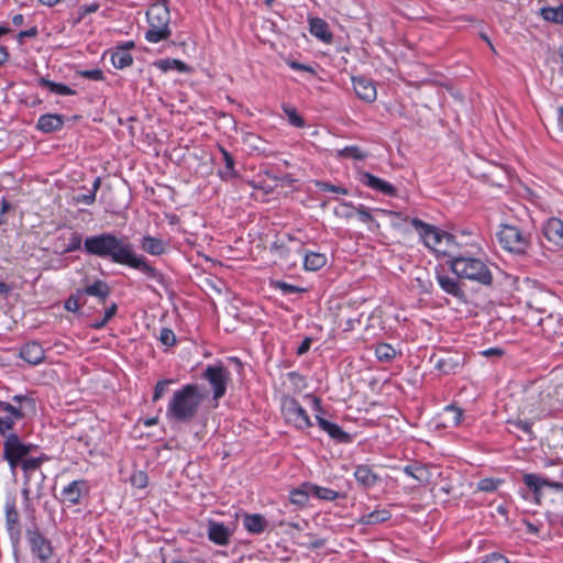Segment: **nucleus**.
Wrapping results in <instances>:
<instances>
[{
    "label": "nucleus",
    "instance_id": "nucleus-9",
    "mask_svg": "<svg viewBox=\"0 0 563 563\" xmlns=\"http://www.w3.org/2000/svg\"><path fill=\"white\" fill-rule=\"evenodd\" d=\"M25 537L32 555L41 563H47L54 554L52 541L41 532L36 523L25 530Z\"/></svg>",
    "mask_w": 563,
    "mask_h": 563
},
{
    "label": "nucleus",
    "instance_id": "nucleus-64",
    "mask_svg": "<svg viewBox=\"0 0 563 563\" xmlns=\"http://www.w3.org/2000/svg\"><path fill=\"white\" fill-rule=\"evenodd\" d=\"M324 544H325V540H324V539L319 538V539H314V540H313V541L308 545V548H309V549H312V550H316V549H320V548L324 547Z\"/></svg>",
    "mask_w": 563,
    "mask_h": 563
},
{
    "label": "nucleus",
    "instance_id": "nucleus-45",
    "mask_svg": "<svg viewBox=\"0 0 563 563\" xmlns=\"http://www.w3.org/2000/svg\"><path fill=\"white\" fill-rule=\"evenodd\" d=\"M82 238L77 232H71L67 238V243L64 245V252H74L81 247Z\"/></svg>",
    "mask_w": 563,
    "mask_h": 563
},
{
    "label": "nucleus",
    "instance_id": "nucleus-63",
    "mask_svg": "<svg viewBox=\"0 0 563 563\" xmlns=\"http://www.w3.org/2000/svg\"><path fill=\"white\" fill-rule=\"evenodd\" d=\"M481 354L486 357H490V356L500 357L501 355H504V351L498 347H492V349H487V350L481 352Z\"/></svg>",
    "mask_w": 563,
    "mask_h": 563
},
{
    "label": "nucleus",
    "instance_id": "nucleus-11",
    "mask_svg": "<svg viewBox=\"0 0 563 563\" xmlns=\"http://www.w3.org/2000/svg\"><path fill=\"white\" fill-rule=\"evenodd\" d=\"M498 240L503 249L515 254H525L529 247L528 236L515 225H503Z\"/></svg>",
    "mask_w": 563,
    "mask_h": 563
},
{
    "label": "nucleus",
    "instance_id": "nucleus-49",
    "mask_svg": "<svg viewBox=\"0 0 563 563\" xmlns=\"http://www.w3.org/2000/svg\"><path fill=\"white\" fill-rule=\"evenodd\" d=\"M283 295H291L308 291V288L298 287L295 284H273Z\"/></svg>",
    "mask_w": 563,
    "mask_h": 563
},
{
    "label": "nucleus",
    "instance_id": "nucleus-22",
    "mask_svg": "<svg viewBox=\"0 0 563 563\" xmlns=\"http://www.w3.org/2000/svg\"><path fill=\"white\" fill-rule=\"evenodd\" d=\"M543 234L548 241L563 247V222L560 219H549L543 227Z\"/></svg>",
    "mask_w": 563,
    "mask_h": 563
},
{
    "label": "nucleus",
    "instance_id": "nucleus-13",
    "mask_svg": "<svg viewBox=\"0 0 563 563\" xmlns=\"http://www.w3.org/2000/svg\"><path fill=\"white\" fill-rule=\"evenodd\" d=\"M5 509V528L14 550L20 547L22 529L20 523V515L16 510L15 500L9 499L4 506Z\"/></svg>",
    "mask_w": 563,
    "mask_h": 563
},
{
    "label": "nucleus",
    "instance_id": "nucleus-47",
    "mask_svg": "<svg viewBox=\"0 0 563 563\" xmlns=\"http://www.w3.org/2000/svg\"><path fill=\"white\" fill-rule=\"evenodd\" d=\"M355 209V212L358 217V220L361 222H364V223H367V222H371L372 224H374L376 228L379 227L378 222L375 221L369 212V209L364 206V205H358L357 207H354Z\"/></svg>",
    "mask_w": 563,
    "mask_h": 563
},
{
    "label": "nucleus",
    "instance_id": "nucleus-14",
    "mask_svg": "<svg viewBox=\"0 0 563 563\" xmlns=\"http://www.w3.org/2000/svg\"><path fill=\"white\" fill-rule=\"evenodd\" d=\"M21 408L0 400V434L7 437L13 430L15 421L23 419Z\"/></svg>",
    "mask_w": 563,
    "mask_h": 563
},
{
    "label": "nucleus",
    "instance_id": "nucleus-57",
    "mask_svg": "<svg viewBox=\"0 0 563 563\" xmlns=\"http://www.w3.org/2000/svg\"><path fill=\"white\" fill-rule=\"evenodd\" d=\"M38 31L35 26L29 29V30H25V31H21L16 34V40L20 44H22L24 42V38L26 37H30V38H33L37 35Z\"/></svg>",
    "mask_w": 563,
    "mask_h": 563
},
{
    "label": "nucleus",
    "instance_id": "nucleus-60",
    "mask_svg": "<svg viewBox=\"0 0 563 563\" xmlns=\"http://www.w3.org/2000/svg\"><path fill=\"white\" fill-rule=\"evenodd\" d=\"M75 200L77 202H81V203H85V205L89 206V205H92L96 201V197H95L93 192L80 194V195L75 197Z\"/></svg>",
    "mask_w": 563,
    "mask_h": 563
},
{
    "label": "nucleus",
    "instance_id": "nucleus-2",
    "mask_svg": "<svg viewBox=\"0 0 563 563\" xmlns=\"http://www.w3.org/2000/svg\"><path fill=\"white\" fill-rule=\"evenodd\" d=\"M205 394L200 391L197 384H186L173 393L169 399L166 418L173 423L192 422L205 399Z\"/></svg>",
    "mask_w": 563,
    "mask_h": 563
},
{
    "label": "nucleus",
    "instance_id": "nucleus-32",
    "mask_svg": "<svg viewBox=\"0 0 563 563\" xmlns=\"http://www.w3.org/2000/svg\"><path fill=\"white\" fill-rule=\"evenodd\" d=\"M154 66L161 69L162 71H168L172 69H176L179 73H189L190 67L179 59L165 58L159 59L154 63Z\"/></svg>",
    "mask_w": 563,
    "mask_h": 563
},
{
    "label": "nucleus",
    "instance_id": "nucleus-7",
    "mask_svg": "<svg viewBox=\"0 0 563 563\" xmlns=\"http://www.w3.org/2000/svg\"><path fill=\"white\" fill-rule=\"evenodd\" d=\"M201 377L209 383L213 394L212 399L216 401L213 407H218V401L225 395L231 379L229 369L221 363L208 365L202 372Z\"/></svg>",
    "mask_w": 563,
    "mask_h": 563
},
{
    "label": "nucleus",
    "instance_id": "nucleus-50",
    "mask_svg": "<svg viewBox=\"0 0 563 563\" xmlns=\"http://www.w3.org/2000/svg\"><path fill=\"white\" fill-rule=\"evenodd\" d=\"M172 383V379H162L156 383L152 398L154 402L159 400L164 396V394L167 391L168 385Z\"/></svg>",
    "mask_w": 563,
    "mask_h": 563
},
{
    "label": "nucleus",
    "instance_id": "nucleus-10",
    "mask_svg": "<svg viewBox=\"0 0 563 563\" xmlns=\"http://www.w3.org/2000/svg\"><path fill=\"white\" fill-rule=\"evenodd\" d=\"M282 412L286 422L292 424L297 430L303 431L313 426L305 408L294 397L283 398Z\"/></svg>",
    "mask_w": 563,
    "mask_h": 563
},
{
    "label": "nucleus",
    "instance_id": "nucleus-24",
    "mask_svg": "<svg viewBox=\"0 0 563 563\" xmlns=\"http://www.w3.org/2000/svg\"><path fill=\"white\" fill-rule=\"evenodd\" d=\"M354 477L364 488H372L379 482V476L368 465H358L355 468Z\"/></svg>",
    "mask_w": 563,
    "mask_h": 563
},
{
    "label": "nucleus",
    "instance_id": "nucleus-61",
    "mask_svg": "<svg viewBox=\"0 0 563 563\" xmlns=\"http://www.w3.org/2000/svg\"><path fill=\"white\" fill-rule=\"evenodd\" d=\"M514 424L525 433L532 435V423L527 420H517Z\"/></svg>",
    "mask_w": 563,
    "mask_h": 563
},
{
    "label": "nucleus",
    "instance_id": "nucleus-15",
    "mask_svg": "<svg viewBox=\"0 0 563 563\" xmlns=\"http://www.w3.org/2000/svg\"><path fill=\"white\" fill-rule=\"evenodd\" d=\"M358 180L366 187L382 192L389 197H396L397 196V189L395 186H393L390 183L368 173V172H360L358 173Z\"/></svg>",
    "mask_w": 563,
    "mask_h": 563
},
{
    "label": "nucleus",
    "instance_id": "nucleus-48",
    "mask_svg": "<svg viewBox=\"0 0 563 563\" xmlns=\"http://www.w3.org/2000/svg\"><path fill=\"white\" fill-rule=\"evenodd\" d=\"M130 482L133 487L136 488H145L147 486L148 477L147 474L143 471H135L131 477Z\"/></svg>",
    "mask_w": 563,
    "mask_h": 563
},
{
    "label": "nucleus",
    "instance_id": "nucleus-6",
    "mask_svg": "<svg viewBox=\"0 0 563 563\" xmlns=\"http://www.w3.org/2000/svg\"><path fill=\"white\" fill-rule=\"evenodd\" d=\"M429 362L442 375H456L466 363V354L461 351L440 350L430 356Z\"/></svg>",
    "mask_w": 563,
    "mask_h": 563
},
{
    "label": "nucleus",
    "instance_id": "nucleus-20",
    "mask_svg": "<svg viewBox=\"0 0 563 563\" xmlns=\"http://www.w3.org/2000/svg\"><path fill=\"white\" fill-rule=\"evenodd\" d=\"M19 356L30 365H38L45 360V351L38 342L31 341L20 347Z\"/></svg>",
    "mask_w": 563,
    "mask_h": 563
},
{
    "label": "nucleus",
    "instance_id": "nucleus-17",
    "mask_svg": "<svg viewBox=\"0 0 563 563\" xmlns=\"http://www.w3.org/2000/svg\"><path fill=\"white\" fill-rule=\"evenodd\" d=\"M140 247L152 256H162L169 251L170 244L165 239L145 234L140 239Z\"/></svg>",
    "mask_w": 563,
    "mask_h": 563
},
{
    "label": "nucleus",
    "instance_id": "nucleus-33",
    "mask_svg": "<svg viewBox=\"0 0 563 563\" xmlns=\"http://www.w3.org/2000/svg\"><path fill=\"white\" fill-rule=\"evenodd\" d=\"M220 153L222 154V158L225 165V168L219 172L220 177L224 180L236 177L238 173L234 167L235 162L233 156L224 147H220Z\"/></svg>",
    "mask_w": 563,
    "mask_h": 563
},
{
    "label": "nucleus",
    "instance_id": "nucleus-26",
    "mask_svg": "<svg viewBox=\"0 0 563 563\" xmlns=\"http://www.w3.org/2000/svg\"><path fill=\"white\" fill-rule=\"evenodd\" d=\"M309 31L313 36L325 43L332 40V33L329 31L328 23L320 18L309 19Z\"/></svg>",
    "mask_w": 563,
    "mask_h": 563
},
{
    "label": "nucleus",
    "instance_id": "nucleus-1",
    "mask_svg": "<svg viewBox=\"0 0 563 563\" xmlns=\"http://www.w3.org/2000/svg\"><path fill=\"white\" fill-rule=\"evenodd\" d=\"M84 250L87 254L112 263L125 265L153 276L154 268L143 255H139L128 236L104 232L86 238Z\"/></svg>",
    "mask_w": 563,
    "mask_h": 563
},
{
    "label": "nucleus",
    "instance_id": "nucleus-4",
    "mask_svg": "<svg viewBox=\"0 0 563 563\" xmlns=\"http://www.w3.org/2000/svg\"><path fill=\"white\" fill-rule=\"evenodd\" d=\"M148 30L145 32V40L150 43H159L172 36L170 12L166 4L155 3L146 12Z\"/></svg>",
    "mask_w": 563,
    "mask_h": 563
},
{
    "label": "nucleus",
    "instance_id": "nucleus-62",
    "mask_svg": "<svg viewBox=\"0 0 563 563\" xmlns=\"http://www.w3.org/2000/svg\"><path fill=\"white\" fill-rule=\"evenodd\" d=\"M311 338H305L302 340V342L300 343V345L297 347V354L298 355H303L305 353H307L310 349V345H311Z\"/></svg>",
    "mask_w": 563,
    "mask_h": 563
},
{
    "label": "nucleus",
    "instance_id": "nucleus-12",
    "mask_svg": "<svg viewBox=\"0 0 563 563\" xmlns=\"http://www.w3.org/2000/svg\"><path fill=\"white\" fill-rule=\"evenodd\" d=\"M110 294L108 284H89L84 289H78L65 301V309L70 312L79 311L80 307L86 303V295L97 297L101 303H106V300Z\"/></svg>",
    "mask_w": 563,
    "mask_h": 563
},
{
    "label": "nucleus",
    "instance_id": "nucleus-43",
    "mask_svg": "<svg viewBox=\"0 0 563 563\" xmlns=\"http://www.w3.org/2000/svg\"><path fill=\"white\" fill-rule=\"evenodd\" d=\"M118 311V305L115 302H111L109 307L104 310V316H102V319L97 320L91 324L92 329L100 330L115 316Z\"/></svg>",
    "mask_w": 563,
    "mask_h": 563
},
{
    "label": "nucleus",
    "instance_id": "nucleus-58",
    "mask_svg": "<svg viewBox=\"0 0 563 563\" xmlns=\"http://www.w3.org/2000/svg\"><path fill=\"white\" fill-rule=\"evenodd\" d=\"M287 65L294 70L308 71L310 74H314V69L311 66L298 63L296 60H288Z\"/></svg>",
    "mask_w": 563,
    "mask_h": 563
},
{
    "label": "nucleus",
    "instance_id": "nucleus-42",
    "mask_svg": "<svg viewBox=\"0 0 563 563\" xmlns=\"http://www.w3.org/2000/svg\"><path fill=\"white\" fill-rule=\"evenodd\" d=\"M375 355L382 362H389L396 356V350L387 343H379L375 349Z\"/></svg>",
    "mask_w": 563,
    "mask_h": 563
},
{
    "label": "nucleus",
    "instance_id": "nucleus-44",
    "mask_svg": "<svg viewBox=\"0 0 563 563\" xmlns=\"http://www.w3.org/2000/svg\"><path fill=\"white\" fill-rule=\"evenodd\" d=\"M47 457L45 455H42L40 457H31V459H24L20 464L22 466V470L27 474L33 471H37L43 461H46Z\"/></svg>",
    "mask_w": 563,
    "mask_h": 563
},
{
    "label": "nucleus",
    "instance_id": "nucleus-30",
    "mask_svg": "<svg viewBox=\"0 0 563 563\" xmlns=\"http://www.w3.org/2000/svg\"><path fill=\"white\" fill-rule=\"evenodd\" d=\"M462 418L463 410L453 405L446 406L442 413L444 427H456L461 423Z\"/></svg>",
    "mask_w": 563,
    "mask_h": 563
},
{
    "label": "nucleus",
    "instance_id": "nucleus-56",
    "mask_svg": "<svg viewBox=\"0 0 563 563\" xmlns=\"http://www.w3.org/2000/svg\"><path fill=\"white\" fill-rule=\"evenodd\" d=\"M306 398L311 402L314 416L316 415L322 416L324 410L322 408L321 400L313 395H306Z\"/></svg>",
    "mask_w": 563,
    "mask_h": 563
},
{
    "label": "nucleus",
    "instance_id": "nucleus-52",
    "mask_svg": "<svg viewBox=\"0 0 563 563\" xmlns=\"http://www.w3.org/2000/svg\"><path fill=\"white\" fill-rule=\"evenodd\" d=\"M500 481H496L494 478H483L478 482L477 488L482 492H494L497 489Z\"/></svg>",
    "mask_w": 563,
    "mask_h": 563
},
{
    "label": "nucleus",
    "instance_id": "nucleus-54",
    "mask_svg": "<svg viewBox=\"0 0 563 563\" xmlns=\"http://www.w3.org/2000/svg\"><path fill=\"white\" fill-rule=\"evenodd\" d=\"M477 563H509V561L501 553L493 552L482 558Z\"/></svg>",
    "mask_w": 563,
    "mask_h": 563
},
{
    "label": "nucleus",
    "instance_id": "nucleus-28",
    "mask_svg": "<svg viewBox=\"0 0 563 563\" xmlns=\"http://www.w3.org/2000/svg\"><path fill=\"white\" fill-rule=\"evenodd\" d=\"M404 473L411 476L420 484H428L431 479L429 467L421 463H413L404 467Z\"/></svg>",
    "mask_w": 563,
    "mask_h": 563
},
{
    "label": "nucleus",
    "instance_id": "nucleus-16",
    "mask_svg": "<svg viewBox=\"0 0 563 563\" xmlns=\"http://www.w3.org/2000/svg\"><path fill=\"white\" fill-rule=\"evenodd\" d=\"M208 539L214 544L225 547L230 543L233 530L223 522L209 520L207 526Z\"/></svg>",
    "mask_w": 563,
    "mask_h": 563
},
{
    "label": "nucleus",
    "instance_id": "nucleus-21",
    "mask_svg": "<svg viewBox=\"0 0 563 563\" xmlns=\"http://www.w3.org/2000/svg\"><path fill=\"white\" fill-rule=\"evenodd\" d=\"M65 120L62 114L45 113L40 115L35 128L42 133H54L60 131L64 126Z\"/></svg>",
    "mask_w": 563,
    "mask_h": 563
},
{
    "label": "nucleus",
    "instance_id": "nucleus-38",
    "mask_svg": "<svg viewBox=\"0 0 563 563\" xmlns=\"http://www.w3.org/2000/svg\"><path fill=\"white\" fill-rule=\"evenodd\" d=\"M440 286L445 294L451 295L457 302H468V298L461 287L462 284H440Z\"/></svg>",
    "mask_w": 563,
    "mask_h": 563
},
{
    "label": "nucleus",
    "instance_id": "nucleus-53",
    "mask_svg": "<svg viewBox=\"0 0 563 563\" xmlns=\"http://www.w3.org/2000/svg\"><path fill=\"white\" fill-rule=\"evenodd\" d=\"M159 341L166 346H173L176 343V335L170 329L163 328L159 333Z\"/></svg>",
    "mask_w": 563,
    "mask_h": 563
},
{
    "label": "nucleus",
    "instance_id": "nucleus-27",
    "mask_svg": "<svg viewBox=\"0 0 563 563\" xmlns=\"http://www.w3.org/2000/svg\"><path fill=\"white\" fill-rule=\"evenodd\" d=\"M327 256L323 253L306 251L303 253V268L308 272H317L327 264Z\"/></svg>",
    "mask_w": 563,
    "mask_h": 563
},
{
    "label": "nucleus",
    "instance_id": "nucleus-19",
    "mask_svg": "<svg viewBox=\"0 0 563 563\" xmlns=\"http://www.w3.org/2000/svg\"><path fill=\"white\" fill-rule=\"evenodd\" d=\"M316 421L319 428L328 433V435L338 443H350L352 437L342 430L340 426L333 423L320 415H316Z\"/></svg>",
    "mask_w": 563,
    "mask_h": 563
},
{
    "label": "nucleus",
    "instance_id": "nucleus-25",
    "mask_svg": "<svg viewBox=\"0 0 563 563\" xmlns=\"http://www.w3.org/2000/svg\"><path fill=\"white\" fill-rule=\"evenodd\" d=\"M243 526L249 533L261 534L267 527V521L260 514H245L243 516Z\"/></svg>",
    "mask_w": 563,
    "mask_h": 563
},
{
    "label": "nucleus",
    "instance_id": "nucleus-8",
    "mask_svg": "<svg viewBox=\"0 0 563 563\" xmlns=\"http://www.w3.org/2000/svg\"><path fill=\"white\" fill-rule=\"evenodd\" d=\"M4 438L3 459L8 462L11 471L14 472L18 465L33 451L35 445L23 443L14 432L9 433Z\"/></svg>",
    "mask_w": 563,
    "mask_h": 563
},
{
    "label": "nucleus",
    "instance_id": "nucleus-23",
    "mask_svg": "<svg viewBox=\"0 0 563 563\" xmlns=\"http://www.w3.org/2000/svg\"><path fill=\"white\" fill-rule=\"evenodd\" d=\"M87 488L85 481H73L62 490L63 500L74 506L79 504L82 489Z\"/></svg>",
    "mask_w": 563,
    "mask_h": 563
},
{
    "label": "nucleus",
    "instance_id": "nucleus-36",
    "mask_svg": "<svg viewBox=\"0 0 563 563\" xmlns=\"http://www.w3.org/2000/svg\"><path fill=\"white\" fill-rule=\"evenodd\" d=\"M12 401L18 404V406H15L16 408L22 409L23 417H25L27 413L35 412L36 405L33 397L27 395H15L12 397Z\"/></svg>",
    "mask_w": 563,
    "mask_h": 563
},
{
    "label": "nucleus",
    "instance_id": "nucleus-40",
    "mask_svg": "<svg viewBox=\"0 0 563 563\" xmlns=\"http://www.w3.org/2000/svg\"><path fill=\"white\" fill-rule=\"evenodd\" d=\"M282 109H283L284 113L286 114L290 125H292L295 128H303L305 126V120L297 112L295 107L284 103L282 106Z\"/></svg>",
    "mask_w": 563,
    "mask_h": 563
},
{
    "label": "nucleus",
    "instance_id": "nucleus-41",
    "mask_svg": "<svg viewBox=\"0 0 563 563\" xmlns=\"http://www.w3.org/2000/svg\"><path fill=\"white\" fill-rule=\"evenodd\" d=\"M42 85L47 87L51 92L59 96H74L76 93L69 86L62 82L43 79Z\"/></svg>",
    "mask_w": 563,
    "mask_h": 563
},
{
    "label": "nucleus",
    "instance_id": "nucleus-51",
    "mask_svg": "<svg viewBox=\"0 0 563 563\" xmlns=\"http://www.w3.org/2000/svg\"><path fill=\"white\" fill-rule=\"evenodd\" d=\"M317 187L321 191L334 192V194H339V195H347V192H349L347 189L344 187L335 186V185L324 183V181L317 183Z\"/></svg>",
    "mask_w": 563,
    "mask_h": 563
},
{
    "label": "nucleus",
    "instance_id": "nucleus-55",
    "mask_svg": "<svg viewBox=\"0 0 563 563\" xmlns=\"http://www.w3.org/2000/svg\"><path fill=\"white\" fill-rule=\"evenodd\" d=\"M79 75L86 79L93 80V81H100V80H103V78H104L103 71L99 68L82 70L79 73Z\"/></svg>",
    "mask_w": 563,
    "mask_h": 563
},
{
    "label": "nucleus",
    "instance_id": "nucleus-37",
    "mask_svg": "<svg viewBox=\"0 0 563 563\" xmlns=\"http://www.w3.org/2000/svg\"><path fill=\"white\" fill-rule=\"evenodd\" d=\"M338 158H353L357 161H364L367 157V154L363 152L356 145H349L341 150L336 151Z\"/></svg>",
    "mask_w": 563,
    "mask_h": 563
},
{
    "label": "nucleus",
    "instance_id": "nucleus-5",
    "mask_svg": "<svg viewBox=\"0 0 563 563\" xmlns=\"http://www.w3.org/2000/svg\"><path fill=\"white\" fill-rule=\"evenodd\" d=\"M450 267L459 277L473 282H492L493 275L488 266L481 260L473 257H454Z\"/></svg>",
    "mask_w": 563,
    "mask_h": 563
},
{
    "label": "nucleus",
    "instance_id": "nucleus-39",
    "mask_svg": "<svg viewBox=\"0 0 563 563\" xmlns=\"http://www.w3.org/2000/svg\"><path fill=\"white\" fill-rule=\"evenodd\" d=\"M523 483L529 487L536 495H538L545 484H549V479L542 478L537 474H526L523 476Z\"/></svg>",
    "mask_w": 563,
    "mask_h": 563
},
{
    "label": "nucleus",
    "instance_id": "nucleus-59",
    "mask_svg": "<svg viewBox=\"0 0 563 563\" xmlns=\"http://www.w3.org/2000/svg\"><path fill=\"white\" fill-rule=\"evenodd\" d=\"M99 8H100L99 3L92 2V3L80 5L79 12H80V15L84 16V15L97 12L99 10Z\"/></svg>",
    "mask_w": 563,
    "mask_h": 563
},
{
    "label": "nucleus",
    "instance_id": "nucleus-18",
    "mask_svg": "<svg viewBox=\"0 0 563 563\" xmlns=\"http://www.w3.org/2000/svg\"><path fill=\"white\" fill-rule=\"evenodd\" d=\"M353 88L356 96L365 102H374L377 97L375 84L363 76L352 77Z\"/></svg>",
    "mask_w": 563,
    "mask_h": 563
},
{
    "label": "nucleus",
    "instance_id": "nucleus-35",
    "mask_svg": "<svg viewBox=\"0 0 563 563\" xmlns=\"http://www.w3.org/2000/svg\"><path fill=\"white\" fill-rule=\"evenodd\" d=\"M543 20L556 24H563V5L556 8L545 7L540 10Z\"/></svg>",
    "mask_w": 563,
    "mask_h": 563
},
{
    "label": "nucleus",
    "instance_id": "nucleus-34",
    "mask_svg": "<svg viewBox=\"0 0 563 563\" xmlns=\"http://www.w3.org/2000/svg\"><path fill=\"white\" fill-rule=\"evenodd\" d=\"M303 488L310 489L311 495L316 496L319 499L332 501L335 500L339 497V493L328 488V487H321L318 485L312 484H305Z\"/></svg>",
    "mask_w": 563,
    "mask_h": 563
},
{
    "label": "nucleus",
    "instance_id": "nucleus-31",
    "mask_svg": "<svg viewBox=\"0 0 563 563\" xmlns=\"http://www.w3.org/2000/svg\"><path fill=\"white\" fill-rule=\"evenodd\" d=\"M111 63L114 68L123 69L132 65L133 57L124 48H115L111 52Z\"/></svg>",
    "mask_w": 563,
    "mask_h": 563
},
{
    "label": "nucleus",
    "instance_id": "nucleus-29",
    "mask_svg": "<svg viewBox=\"0 0 563 563\" xmlns=\"http://www.w3.org/2000/svg\"><path fill=\"white\" fill-rule=\"evenodd\" d=\"M391 514L388 509H375L368 514H364L358 519V522L364 526H372L389 520Z\"/></svg>",
    "mask_w": 563,
    "mask_h": 563
},
{
    "label": "nucleus",
    "instance_id": "nucleus-3",
    "mask_svg": "<svg viewBox=\"0 0 563 563\" xmlns=\"http://www.w3.org/2000/svg\"><path fill=\"white\" fill-rule=\"evenodd\" d=\"M378 211L388 216H395L405 222H409L418 232L424 245L437 253L445 255L450 252V247L455 244L454 236L452 234L443 232L437 227L426 223L418 218H409L404 216L401 212L391 210L379 209Z\"/></svg>",
    "mask_w": 563,
    "mask_h": 563
},
{
    "label": "nucleus",
    "instance_id": "nucleus-46",
    "mask_svg": "<svg viewBox=\"0 0 563 563\" xmlns=\"http://www.w3.org/2000/svg\"><path fill=\"white\" fill-rule=\"evenodd\" d=\"M310 489H295L290 494V501L295 505L303 506L308 503Z\"/></svg>",
    "mask_w": 563,
    "mask_h": 563
}]
</instances>
